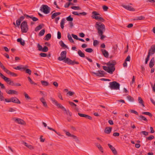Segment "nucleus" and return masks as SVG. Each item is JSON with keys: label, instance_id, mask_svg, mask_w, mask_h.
<instances>
[{"label": "nucleus", "instance_id": "f257e3e1", "mask_svg": "<svg viewBox=\"0 0 155 155\" xmlns=\"http://www.w3.org/2000/svg\"><path fill=\"white\" fill-rule=\"evenodd\" d=\"M67 51H62L61 53V56L58 58V60L60 61H63L64 62L68 64L74 65V64H78L79 63L78 61H73L68 58H66Z\"/></svg>", "mask_w": 155, "mask_h": 155}, {"label": "nucleus", "instance_id": "f03ea898", "mask_svg": "<svg viewBox=\"0 0 155 155\" xmlns=\"http://www.w3.org/2000/svg\"><path fill=\"white\" fill-rule=\"evenodd\" d=\"M106 64L108 66H103V69L109 74H112L115 70L114 66L116 64V61L114 60H112Z\"/></svg>", "mask_w": 155, "mask_h": 155}, {"label": "nucleus", "instance_id": "7ed1b4c3", "mask_svg": "<svg viewBox=\"0 0 155 155\" xmlns=\"http://www.w3.org/2000/svg\"><path fill=\"white\" fill-rule=\"evenodd\" d=\"M95 27L97 29L98 33H101L105 30L104 25L100 22H97Z\"/></svg>", "mask_w": 155, "mask_h": 155}, {"label": "nucleus", "instance_id": "20e7f679", "mask_svg": "<svg viewBox=\"0 0 155 155\" xmlns=\"http://www.w3.org/2000/svg\"><path fill=\"white\" fill-rule=\"evenodd\" d=\"M109 87L112 90H118L120 89V84L116 81L110 82L109 83Z\"/></svg>", "mask_w": 155, "mask_h": 155}, {"label": "nucleus", "instance_id": "39448f33", "mask_svg": "<svg viewBox=\"0 0 155 155\" xmlns=\"http://www.w3.org/2000/svg\"><path fill=\"white\" fill-rule=\"evenodd\" d=\"M92 15L91 17L96 20H98L101 22H103L104 21V19L102 17L99 15H100V14L97 13V12L94 11L92 13Z\"/></svg>", "mask_w": 155, "mask_h": 155}, {"label": "nucleus", "instance_id": "423d86ee", "mask_svg": "<svg viewBox=\"0 0 155 155\" xmlns=\"http://www.w3.org/2000/svg\"><path fill=\"white\" fill-rule=\"evenodd\" d=\"M21 28L23 33L27 32L28 30V26L26 21H23L21 24Z\"/></svg>", "mask_w": 155, "mask_h": 155}, {"label": "nucleus", "instance_id": "0eeeda50", "mask_svg": "<svg viewBox=\"0 0 155 155\" xmlns=\"http://www.w3.org/2000/svg\"><path fill=\"white\" fill-rule=\"evenodd\" d=\"M51 8L47 5H43L40 8V10L47 14L50 12Z\"/></svg>", "mask_w": 155, "mask_h": 155}, {"label": "nucleus", "instance_id": "6e6552de", "mask_svg": "<svg viewBox=\"0 0 155 155\" xmlns=\"http://www.w3.org/2000/svg\"><path fill=\"white\" fill-rule=\"evenodd\" d=\"M50 99L52 103L56 106L58 108H61L63 110L64 108V107H63L60 104L58 103V102L54 98L52 97H50Z\"/></svg>", "mask_w": 155, "mask_h": 155}, {"label": "nucleus", "instance_id": "1a4fd4ad", "mask_svg": "<svg viewBox=\"0 0 155 155\" xmlns=\"http://www.w3.org/2000/svg\"><path fill=\"white\" fill-rule=\"evenodd\" d=\"M14 121L17 123L21 125H25L26 124L25 122L23 120L19 118H14Z\"/></svg>", "mask_w": 155, "mask_h": 155}, {"label": "nucleus", "instance_id": "9d476101", "mask_svg": "<svg viewBox=\"0 0 155 155\" xmlns=\"http://www.w3.org/2000/svg\"><path fill=\"white\" fill-rule=\"evenodd\" d=\"M92 73L96 75L97 76L100 77H103L104 76L105 74V72L103 71H98L97 73L94 72H92Z\"/></svg>", "mask_w": 155, "mask_h": 155}, {"label": "nucleus", "instance_id": "9b49d317", "mask_svg": "<svg viewBox=\"0 0 155 155\" xmlns=\"http://www.w3.org/2000/svg\"><path fill=\"white\" fill-rule=\"evenodd\" d=\"M0 77H1L2 79H3L5 81L7 82L8 84H9L10 82L11 81V79L4 76L2 73L0 72Z\"/></svg>", "mask_w": 155, "mask_h": 155}, {"label": "nucleus", "instance_id": "f8f14e48", "mask_svg": "<svg viewBox=\"0 0 155 155\" xmlns=\"http://www.w3.org/2000/svg\"><path fill=\"white\" fill-rule=\"evenodd\" d=\"M6 92L7 94L10 95L15 94L17 95L18 94L17 91L13 90H6Z\"/></svg>", "mask_w": 155, "mask_h": 155}, {"label": "nucleus", "instance_id": "ddd939ff", "mask_svg": "<svg viewBox=\"0 0 155 155\" xmlns=\"http://www.w3.org/2000/svg\"><path fill=\"white\" fill-rule=\"evenodd\" d=\"M155 53V45H152L149 50L148 54L150 55L153 54Z\"/></svg>", "mask_w": 155, "mask_h": 155}, {"label": "nucleus", "instance_id": "4468645a", "mask_svg": "<svg viewBox=\"0 0 155 155\" xmlns=\"http://www.w3.org/2000/svg\"><path fill=\"white\" fill-rule=\"evenodd\" d=\"M11 102L18 104H20L21 103L20 101L16 97H11Z\"/></svg>", "mask_w": 155, "mask_h": 155}, {"label": "nucleus", "instance_id": "2eb2a0df", "mask_svg": "<svg viewBox=\"0 0 155 155\" xmlns=\"http://www.w3.org/2000/svg\"><path fill=\"white\" fill-rule=\"evenodd\" d=\"M108 145L110 148L112 152L114 155H116L117 154V152L115 149L110 144H108Z\"/></svg>", "mask_w": 155, "mask_h": 155}, {"label": "nucleus", "instance_id": "dca6fc26", "mask_svg": "<svg viewBox=\"0 0 155 155\" xmlns=\"http://www.w3.org/2000/svg\"><path fill=\"white\" fill-rule=\"evenodd\" d=\"M24 15L27 18H31L34 21H35L38 20V18L36 17H33V15L29 16L26 14H25Z\"/></svg>", "mask_w": 155, "mask_h": 155}, {"label": "nucleus", "instance_id": "f3484780", "mask_svg": "<svg viewBox=\"0 0 155 155\" xmlns=\"http://www.w3.org/2000/svg\"><path fill=\"white\" fill-rule=\"evenodd\" d=\"M101 51L103 55L106 58H108L109 56L108 52L105 50L101 49Z\"/></svg>", "mask_w": 155, "mask_h": 155}, {"label": "nucleus", "instance_id": "a211bd4d", "mask_svg": "<svg viewBox=\"0 0 155 155\" xmlns=\"http://www.w3.org/2000/svg\"><path fill=\"white\" fill-rule=\"evenodd\" d=\"M23 144L25 145L29 149L31 150H33L34 149V147L32 146L31 145H28L27 143L24 141L23 142Z\"/></svg>", "mask_w": 155, "mask_h": 155}, {"label": "nucleus", "instance_id": "6ab92c4d", "mask_svg": "<svg viewBox=\"0 0 155 155\" xmlns=\"http://www.w3.org/2000/svg\"><path fill=\"white\" fill-rule=\"evenodd\" d=\"M41 101L43 104V106L45 107H48V106L45 99L43 97H42L40 99Z\"/></svg>", "mask_w": 155, "mask_h": 155}, {"label": "nucleus", "instance_id": "aec40b11", "mask_svg": "<svg viewBox=\"0 0 155 155\" xmlns=\"http://www.w3.org/2000/svg\"><path fill=\"white\" fill-rule=\"evenodd\" d=\"M72 14L75 15H78V16L80 15H81L84 16V15H86L87 14V13H86L85 12H84L78 13L77 12H72Z\"/></svg>", "mask_w": 155, "mask_h": 155}, {"label": "nucleus", "instance_id": "412c9836", "mask_svg": "<svg viewBox=\"0 0 155 155\" xmlns=\"http://www.w3.org/2000/svg\"><path fill=\"white\" fill-rule=\"evenodd\" d=\"M154 57L152 58L150 61L149 63V67L150 68H152L154 64Z\"/></svg>", "mask_w": 155, "mask_h": 155}, {"label": "nucleus", "instance_id": "4be33fe9", "mask_svg": "<svg viewBox=\"0 0 155 155\" xmlns=\"http://www.w3.org/2000/svg\"><path fill=\"white\" fill-rule=\"evenodd\" d=\"M95 145L98 148L99 150L101 152V153H103V148L100 144L98 143H95Z\"/></svg>", "mask_w": 155, "mask_h": 155}, {"label": "nucleus", "instance_id": "5701e85b", "mask_svg": "<svg viewBox=\"0 0 155 155\" xmlns=\"http://www.w3.org/2000/svg\"><path fill=\"white\" fill-rule=\"evenodd\" d=\"M123 6L127 10L131 11H134V9L133 8L129 5H124Z\"/></svg>", "mask_w": 155, "mask_h": 155}, {"label": "nucleus", "instance_id": "b1692460", "mask_svg": "<svg viewBox=\"0 0 155 155\" xmlns=\"http://www.w3.org/2000/svg\"><path fill=\"white\" fill-rule=\"evenodd\" d=\"M112 129L111 127H107L105 129L104 132L107 134H109L111 132Z\"/></svg>", "mask_w": 155, "mask_h": 155}, {"label": "nucleus", "instance_id": "393cba45", "mask_svg": "<svg viewBox=\"0 0 155 155\" xmlns=\"http://www.w3.org/2000/svg\"><path fill=\"white\" fill-rule=\"evenodd\" d=\"M28 67V66L27 65L25 66V67H20V66H18L16 67H14L13 68L16 70H20L21 69H23L25 70L26 69V68Z\"/></svg>", "mask_w": 155, "mask_h": 155}, {"label": "nucleus", "instance_id": "a878e982", "mask_svg": "<svg viewBox=\"0 0 155 155\" xmlns=\"http://www.w3.org/2000/svg\"><path fill=\"white\" fill-rule=\"evenodd\" d=\"M61 14V13L60 12H57L53 13L51 15V18L52 19H54L58 15H59Z\"/></svg>", "mask_w": 155, "mask_h": 155}, {"label": "nucleus", "instance_id": "bb28decb", "mask_svg": "<svg viewBox=\"0 0 155 155\" xmlns=\"http://www.w3.org/2000/svg\"><path fill=\"white\" fill-rule=\"evenodd\" d=\"M51 37V34L48 33L46 35L44 38V39L45 40H49Z\"/></svg>", "mask_w": 155, "mask_h": 155}, {"label": "nucleus", "instance_id": "cd10ccee", "mask_svg": "<svg viewBox=\"0 0 155 155\" xmlns=\"http://www.w3.org/2000/svg\"><path fill=\"white\" fill-rule=\"evenodd\" d=\"M79 55L81 57L84 58L85 57L84 54L80 50H79L78 52Z\"/></svg>", "mask_w": 155, "mask_h": 155}, {"label": "nucleus", "instance_id": "c85d7f7f", "mask_svg": "<svg viewBox=\"0 0 155 155\" xmlns=\"http://www.w3.org/2000/svg\"><path fill=\"white\" fill-rule=\"evenodd\" d=\"M17 41L18 42H20L21 44L23 45L24 46L25 45V42L24 41L22 40V39L21 38H19L17 39Z\"/></svg>", "mask_w": 155, "mask_h": 155}, {"label": "nucleus", "instance_id": "c756f323", "mask_svg": "<svg viewBox=\"0 0 155 155\" xmlns=\"http://www.w3.org/2000/svg\"><path fill=\"white\" fill-rule=\"evenodd\" d=\"M145 18V17L144 16H140L139 17H137L136 18L134 19V20H144Z\"/></svg>", "mask_w": 155, "mask_h": 155}, {"label": "nucleus", "instance_id": "7c9ffc66", "mask_svg": "<svg viewBox=\"0 0 155 155\" xmlns=\"http://www.w3.org/2000/svg\"><path fill=\"white\" fill-rule=\"evenodd\" d=\"M138 101L139 103L143 107H144L143 104V101L142 98L140 97H139L138 98Z\"/></svg>", "mask_w": 155, "mask_h": 155}, {"label": "nucleus", "instance_id": "2f4dec72", "mask_svg": "<svg viewBox=\"0 0 155 155\" xmlns=\"http://www.w3.org/2000/svg\"><path fill=\"white\" fill-rule=\"evenodd\" d=\"M139 118L140 120L141 121L143 120H144L146 122L147 121H148L147 119L145 117H144L143 116H142V115L140 116L139 117Z\"/></svg>", "mask_w": 155, "mask_h": 155}, {"label": "nucleus", "instance_id": "473e14b6", "mask_svg": "<svg viewBox=\"0 0 155 155\" xmlns=\"http://www.w3.org/2000/svg\"><path fill=\"white\" fill-rule=\"evenodd\" d=\"M63 110L65 112V113L66 114L69 115L70 116H71V113L68 110H66L65 108H64Z\"/></svg>", "mask_w": 155, "mask_h": 155}, {"label": "nucleus", "instance_id": "72a5a7b5", "mask_svg": "<svg viewBox=\"0 0 155 155\" xmlns=\"http://www.w3.org/2000/svg\"><path fill=\"white\" fill-rule=\"evenodd\" d=\"M68 38L70 42L73 43H74V41H73V40L72 38L71 35L69 34H68Z\"/></svg>", "mask_w": 155, "mask_h": 155}, {"label": "nucleus", "instance_id": "f704fd0d", "mask_svg": "<svg viewBox=\"0 0 155 155\" xmlns=\"http://www.w3.org/2000/svg\"><path fill=\"white\" fill-rule=\"evenodd\" d=\"M59 44L61 46V47H63V48H67L68 47L67 45H66L63 42L61 41L59 42Z\"/></svg>", "mask_w": 155, "mask_h": 155}, {"label": "nucleus", "instance_id": "c9c22d12", "mask_svg": "<svg viewBox=\"0 0 155 155\" xmlns=\"http://www.w3.org/2000/svg\"><path fill=\"white\" fill-rule=\"evenodd\" d=\"M4 97L3 96V93L0 90V101H2L4 100Z\"/></svg>", "mask_w": 155, "mask_h": 155}, {"label": "nucleus", "instance_id": "e433bc0d", "mask_svg": "<svg viewBox=\"0 0 155 155\" xmlns=\"http://www.w3.org/2000/svg\"><path fill=\"white\" fill-rule=\"evenodd\" d=\"M41 83L42 85L44 86H47L49 84L48 83L45 81H41Z\"/></svg>", "mask_w": 155, "mask_h": 155}, {"label": "nucleus", "instance_id": "4c0bfd02", "mask_svg": "<svg viewBox=\"0 0 155 155\" xmlns=\"http://www.w3.org/2000/svg\"><path fill=\"white\" fill-rule=\"evenodd\" d=\"M42 28V25H40L35 28V31H37L41 29Z\"/></svg>", "mask_w": 155, "mask_h": 155}, {"label": "nucleus", "instance_id": "58836bf2", "mask_svg": "<svg viewBox=\"0 0 155 155\" xmlns=\"http://www.w3.org/2000/svg\"><path fill=\"white\" fill-rule=\"evenodd\" d=\"M65 19L64 18H63L61 22V27L62 29H63L64 28V23Z\"/></svg>", "mask_w": 155, "mask_h": 155}, {"label": "nucleus", "instance_id": "ea45409f", "mask_svg": "<svg viewBox=\"0 0 155 155\" xmlns=\"http://www.w3.org/2000/svg\"><path fill=\"white\" fill-rule=\"evenodd\" d=\"M142 114L147 115L150 117H152V114L150 112H143L142 113Z\"/></svg>", "mask_w": 155, "mask_h": 155}, {"label": "nucleus", "instance_id": "a19ab883", "mask_svg": "<svg viewBox=\"0 0 155 155\" xmlns=\"http://www.w3.org/2000/svg\"><path fill=\"white\" fill-rule=\"evenodd\" d=\"M127 99L130 101L133 102L134 101V99L130 96H128L127 97Z\"/></svg>", "mask_w": 155, "mask_h": 155}, {"label": "nucleus", "instance_id": "79ce46f5", "mask_svg": "<svg viewBox=\"0 0 155 155\" xmlns=\"http://www.w3.org/2000/svg\"><path fill=\"white\" fill-rule=\"evenodd\" d=\"M48 128L49 129V130H52L54 131L55 133H56L57 134H58L59 136H61V134H60L57 133V131H56L54 129H53V128H51L49 127H48Z\"/></svg>", "mask_w": 155, "mask_h": 155}, {"label": "nucleus", "instance_id": "37998d69", "mask_svg": "<svg viewBox=\"0 0 155 155\" xmlns=\"http://www.w3.org/2000/svg\"><path fill=\"white\" fill-rule=\"evenodd\" d=\"M48 48L47 46H45L43 48H42L41 51L43 52H47L48 51Z\"/></svg>", "mask_w": 155, "mask_h": 155}, {"label": "nucleus", "instance_id": "c03bdc74", "mask_svg": "<svg viewBox=\"0 0 155 155\" xmlns=\"http://www.w3.org/2000/svg\"><path fill=\"white\" fill-rule=\"evenodd\" d=\"M45 31L44 29L42 30L39 33V35L40 36H42L43 35L45 34Z\"/></svg>", "mask_w": 155, "mask_h": 155}, {"label": "nucleus", "instance_id": "a18cd8bd", "mask_svg": "<svg viewBox=\"0 0 155 155\" xmlns=\"http://www.w3.org/2000/svg\"><path fill=\"white\" fill-rule=\"evenodd\" d=\"M71 137H73L74 139L76 141L78 142L79 141V140L76 136L74 135L71 134Z\"/></svg>", "mask_w": 155, "mask_h": 155}, {"label": "nucleus", "instance_id": "49530a36", "mask_svg": "<svg viewBox=\"0 0 155 155\" xmlns=\"http://www.w3.org/2000/svg\"><path fill=\"white\" fill-rule=\"evenodd\" d=\"M73 18L71 17V15H69V16L66 18V20L68 21H70L71 22L73 20Z\"/></svg>", "mask_w": 155, "mask_h": 155}, {"label": "nucleus", "instance_id": "de8ad7c7", "mask_svg": "<svg viewBox=\"0 0 155 155\" xmlns=\"http://www.w3.org/2000/svg\"><path fill=\"white\" fill-rule=\"evenodd\" d=\"M71 8L74 10H80L81 8L79 6H73L71 7Z\"/></svg>", "mask_w": 155, "mask_h": 155}, {"label": "nucleus", "instance_id": "09e8293b", "mask_svg": "<svg viewBox=\"0 0 155 155\" xmlns=\"http://www.w3.org/2000/svg\"><path fill=\"white\" fill-rule=\"evenodd\" d=\"M28 81H29L30 82L31 84H36L29 77H28Z\"/></svg>", "mask_w": 155, "mask_h": 155}, {"label": "nucleus", "instance_id": "8fccbe9b", "mask_svg": "<svg viewBox=\"0 0 155 155\" xmlns=\"http://www.w3.org/2000/svg\"><path fill=\"white\" fill-rule=\"evenodd\" d=\"M85 51L87 52L91 53L93 51V50L91 48H87L85 49Z\"/></svg>", "mask_w": 155, "mask_h": 155}, {"label": "nucleus", "instance_id": "3c124183", "mask_svg": "<svg viewBox=\"0 0 155 155\" xmlns=\"http://www.w3.org/2000/svg\"><path fill=\"white\" fill-rule=\"evenodd\" d=\"M25 70V72L26 73L28 74L29 75L31 74V71L30 69L26 68Z\"/></svg>", "mask_w": 155, "mask_h": 155}, {"label": "nucleus", "instance_id": "603ef678", "mask_svg": "<svg viewBox=\"0 0 155 155\" xmlns=\"http://www.w3.org/2000/svg\"><path fill=\"white\" fill-rule=\"evenodd\" d=\"M24 95L25 97L28 99H31V98L29 97L28 95L25 92L24 93Z\"/></svg>", "mask_w": 155, "mask_h": 155}, {"label": "nucleus", "instance_id": "864d4df0", "mask_svg": "<svg viewBox=\"0 0 155 155\" xmlns=\"http://www.w3.org/2000/svg\"><path fill=\"white\" fill-rule=\"evenodd\" d=\"M154 136L153 135H151L150 137H148L147 138V139L149 140H151L154 138Z\"/></svg>", "mask_w": 155, "mask_h": 155}, {"label": "nucleus", "instance_id": "5fc2aeb1", "mask_svg": "<svg viewBox=\"0 0 155 155\" xmlns=\"http://www.w3.org/2000/svg\"><path fill=\"white\" fill-rule=\"evenodd\" d=\"M140 134H142L145 136H147L148 135V132L146 131H142L140 132Z\"/></svg>", "mask_w": 155, "mask_h": 155}, {"label": "nucleus", "instance_id": "6e6d98bb", "mask_svg": "<svg viewBox=\"0 0 155 155\" xmlns=\"http://www.w3.org/2000/svg\"><path fill=\"white\" fill-rule=\"evenodd\" d=\"M37 47L38 48V50L40 51H42V46L40 45L39 44H38L37 45Z\"/></svg>", "mask_w": 155, "mask_h": 155}, {"label": "nucleus", "instance_id": "4d7b16f0", "mask_svg": "<svg viewBox=\"0 0 155 155\" xmlns=\"http://www.w3.org/2000/svg\"><path fill=\"white\" fill-rule=\"evenodd\" d=\"M98 44V42L97 40H94L93 45L94 46H96Z\"/></svg>", "mask_w": 155, "mask_h": 155}, {"label": "nucleus", "instance_id": "13d9d810", "mask_svg": "<svg viewBox=\"0 0 155 155\" xmlns=\"http://www.w3.org/2000/svg\"><path fill=\"white\" fill-rule=\"evenodd\" d=\"M103 32H102V33H101H101H98L99 35L101 36V39H103L105 37V36L103 35Z\"/></svg>", "mask_w": 155, "mask_h": 155}, {"label": "nucleus", "instance_id": "bf43d9fd", "mask_svg": "<svg viewBox=\"0 0 155 155\" xmlns=\"http://www.w3.org/2000/svg\"><path fill=\"white\" fill-rule=\"evenodd\" d=\"M61 37V32L58 31L57 33V38L58 39H60Z\"/></svg>", "mask_w": 155, "mask_h": 155}, {"label": "nucleus", "instance_id": "052dcab7", "mask_svg": "<svg viewBox=\"0 0 155 155\" xmlns=\"http://www.w3.org/2000/svg\"><path fill=\"white\" fill-rule=\"evenodd\" d=\"M69 103L72 107L74 106L76 107L77 106V105L73 102L69 101Z\"/></svg>", "mask_w": 155, "mask_h": 155}, {"label": "nucleus", "instance_id": "680f3d73", "mask_svg": "<svg viewBox=\"0 0 155 155\" xmlns=\"http://www.w3.org/2000/svg\"><path fill=\"white\" fill-rule=\"evenodd\" d=\"M42 57H46L47 56V54L45 53H41L39 54Z\"/></svg>", "mask_w": 155, "mask_h": 155}, {"label": "nucleus", "instance_id": "e2e57ef3", "mask_svg": "<svg viewBox=\"0 0 155 155\" xmlns=\"http://www.w3.org/2000/svg\"><path fill=\"white\" fill-rule=\"evenodd\" d=\"M78 114L80 117H86V114L80 113H78Z\"/></svg>", "mask_w": 155, "mask_h": 155}, {"label": "nucleus", "instance_id": "0e129e2a", "mask_svg": "<svg viewBox=\"0 0 155 155\" xmlns=\"http://www.w3.org/2000/svg\"><path fill=\"white\" fill-rule=\"evenodd\" d=\"M6 73H7L8 74H10L11 72L7 68H5V69L4 71Z\"/></svg>", "mask_w": 155, "mask_h": 155}, {"label": "nucleus", "instance_id": "69168bd1", "mask_svg": "<svg viewBox=\"0 0 155 155\" xmlns=\"http://www.w3.org/2000/svg\"><path fill=\"white\" fill-rule=\"evenodd\" d=\"M43 136L41 135L40 137V142H44L45 140V138L43 139L42 138Z\"/></svg>", "mask_w": 155, "mask_h": 155}, {"label": "nucleus", "instance_id": "338daca9", "mask_svg": "<svg viewBox=\"0 0 155 155\" xmlns=\"http://www.w3.org/2000/svg\"><path fill=\"white\" fill-rule=\"evenodd\" d=\"M21 22V21L18 19L16 21V24L18 27L20 25Z\"/></svg>", "mask_w": 155, "mask_h": 155}, {"label": "nucleus", "instance_id": "774afa93", "mask_svg": "<svg viewBox=\"0 0 155 155\" xmlns=\"http://www.w3.org/2000/svg\"><path fill=\"white\" fill-rule=\"evenodd\" d=\"M72 37L75 39L78 40V39H79V38H78L77 36L76 35H74V34H72L71 35Z\"/></svg>", "mask_w": 155, "mask_h": 155}]
</instances>
